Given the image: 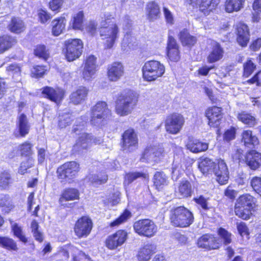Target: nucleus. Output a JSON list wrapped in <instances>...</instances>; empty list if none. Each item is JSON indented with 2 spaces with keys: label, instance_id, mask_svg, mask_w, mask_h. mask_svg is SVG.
<instances>
[{
  "label": "nucleus",
  "instance_id": "obj_18",
  "mask_svg": "<svg viewBox=\"0 0 261 261\" xmlns=\"http://www.w3.org/2000/svg\"><path fill=\"white\" fill-rule=\"evenodd\" d=\"M44 97L56 103H59L64 98V91L60 88L54 89L49 87L43 88L42 92Z\"/></svg>",
  "mask_w": 261,
  "mask_h": 261
},
{
  "label": "nucleus",
  "instance_id": "obj_27",
  "mask_svg": "<svg viewBox=\"0 0 261 261\" xmlns=\"http://www.w3.org/2000/svg\"><path fill=\"white\" fill-rule=\"evenodd\" d=\"M146 10L147 18L150 21H154L160 16L159 6L155 2L148 3L146 5Z\"/></svg>",
  "mask_w": 261,
  "mask_h": 261
},
{
  "label": "nucleus",
  "instance_id": "obj_9",
  "mask_svg": "<svg viewBox=\"0 0 261 261\" xmlns=\"http://www.w3.org/2000/svg\"><path fill=\"white\" fill-rule=\"evenodd\" d=\"M80 170V165L76 162H68L60 167L57 171V176L61 182H67L75 178Z\"/></svg>",
  "mask_w": 261,
  "mask_h": 261
},
{
  "label": "nucleus",
  "instance_id": "obj_58",
  "mask_svg": "<svg viewBox=\"0 0 261 261\" xmlns=\"http://www.w3.org/2000/svg\"><path fill=\"white\" fill-rule=\"evenodd\" d=\"M32 145L25 142L19 146V150L21 155L30 156L32 154Z\"/></svg>",
  "mask_w": 261,
  "mask_h": 261
},
{
  "label": "nucleus",
  "instance_id": "obj_1",
  "mask_svg": "<svg viewBox=\"0 0 261 261\" xmlns=\"http://www.w3.org/2000/svg\"><path fill=\"white\" fill-rule=\"evenodd\" d=\"M113 19L114 17L111 14L106 13L100 21V36L101 39L106 41L105 45L107 48L113 47L119 36V28L117 24L113 22Z\"/></svg>",
  "mask_w": 261,
  "mask_h": 261
},
{
  "label": "nucleus",
  "instance_id": "obj_33",
  "mask_svg": "<svg viewBox=\"0 0 261 261\" xmlns=\"http://www.w3.org/2000/svg\"><path fill=\"white\" fill-rule=\"evenodd\" d=\"M191 4L199 5L200 10L212 11L219 3V0H190Z\"/></svg>",
  "mask_w": 261,
  "mask_h": 261
},
{
  "label": "nucleus",
  "instance_id": "obj_7",
  "mask_svg": "<svg viewBox=\"0 0 261 261\" xmlns=\"http://www.w3.org/2000/svg\"><path fill=\"white\" fill-rule=\"evenodd\" d=\"M102 142L101 138L94 137L91 134L87 133L81 134L73 145L72 151L74 153H81L87 150L93 144H99Z\"/></svg>",
  "mask_w": 261,
  "mask_h": 261
},
{
  "label": "nucleus",
  "instance_id": "obj_44",
  "mask_svg": "<svg viewBox=\"0 0 261 261\" xmlns=\"http://www.w3.org/2000/svg\"><path fill=\"white\" fill-rule=\"evenodd\" d=\"M73 119L71 114L67 111L62 112L59 114V126L63 128L71 124Z\"/></svg>",
  "mask_w": 261,
  "mask_h": 261
},
{
  "label": "nucleus",
  "instance_id": "obj_19",
  "mask_svg": "<svg viewBox=\"0 0 261 261\" xmlns=\"http://www.w3.org/2000/svg\"><path fill=\"white\" fill-rule=\"evenodd\" d=\"M124 67L120 62H114L108 67V77L111 81L115 82L123 75Z\"/></svg>",
  "mask_w": 261,
  "mask_h": 261
},
{
  "label": "nucleus",
  "instance_id": "obj_28",
  "mask_svg": "<svg viewBox=\"0 0 261 261\" xmlns=\"http://www.w3.org/2000/svg\"><path fill=\"white\" fill-rule=\"evenodd\" d=\"M156 247L153 244H146L139 251L138 259L139 261H148L155 252Z\"/></svg>",
  "mask_w": 261,
  "mask_h": 261
},
{
  "label": "nucleus",
  "instance_id": "obj_15",
  "mask_svg": "<svg viewBox=\"0 0 261 261\" xmlns=\"http://www.w3.org/2000/svg\"><path fill=\"white\" fill-rule=\"evenodd\" d=\"M216 176V181L221 185L227 183L229 172L226 163L223 160H219L213 171Z\"/></svg>",
  "mask_w": 261,
  "mask_h": 261
},
{
  "label": "nucleus",
  "instance_id": "obj_14",
  "mask_svg": "<svg viewBox=\"0 0 261 261\" xmlns=\"http://www.w3.org/2000/svg\"><path fill=\"white\" fill-rule=\"evenodd\" d=\"M127 233L126 231L119 230L115 233L110 236L107 239L106 243L107 247L111 250L116 249L121 246L126 240Z\"/></svg>",
  "mask_w": 261,
  "mask_h": 261
},
{
  "label": "nucleus",
  "instance_id": "obj_29",
  "mask_svg": "<svg viewBox=\"0 0 261 261\" xmlns=\"http://www.w3.org/2000/svg\"><path fill=\"white\" fill-rule=\"evenodd\" d=\"M17 126L19 135L21 137H23L29 134L30 129V125L26 115L21 114L18 117Z\"/></svg>",
  "mask_w": 261,
  "mask_h": 261
},
{
  "label": "nucleus",
  "instance_id": "obj_41",
  "mask_svg": "<svg viewBox=\"0 0 261 261\" xmlns=\"http://www.w3.org/2000/svg\"><path fill=\"white\" fill-rule=\"evenodd\" d=\"M223 51L220 45L217 43L213 47L212 50L207 57V62L214 63L221 59L223 57Z\"/></svg>",
  "mask_w": 261,
  "mask_h": 261
},
{
  "label": "nucleus",
  "instance_id": "obj_37",
  "mask_svg": "<svg viewBox=\"0 0 261 261\" xmlns=\"http://www.w3.org/2000/svg\"><path fill=\"white\" fill-rule=\"evenodd\" d=\"M192 186L190 182L187 180L181 181L176 192L179 194V198H185L191 196L192 193Z\"/></svg>",
  "mask_w": 261,
  "mask_h": 261
},
{
  "label": "nucleus",
  "instance_id": "obj_35",
  "mask_svg": "<svg viewBox=\"0 0 261 261\" xmlns=\"http://www.w3.org/2000/svg\"><path fill=\"white\" fill-rule=\"evenodd\" d=\"M25 29L24 22L18 17L12 18L9 25V30L14 33L19 34L23 32Z\"/></svg>",
  "mask_w": 261,
  "mask_h": 261
},
{
  "label": "nucleus",
  "instance_id": "obj_61",
  "mask_svg": "<svg viewBox=\"0 0 261 261\" xmlns=\"http://www.w3.org/2000/svg\"><path fill=\"white\" fill-rule=\"evenodd\" d=\"M38 16L39 21L42 23H46L52 17L51 15L48 12L43 10H40L38 11Z\"/></svg>",
  "mask_w": 261,
  "mask_h": 261
},
{
  "label": "nucleus",
  "instance_id": "obj_34",
  "mask_svg": "<svg viewBox=\"0 0 261 261\" xmlns=\"http://www.w3.org/2000/svg\"><path fill=\"white\" fill-rule=\"evenodd\" d=\"M84 15L83 11L75 14L71 19L68 25L69 29L80 30L83 28Z\"/></svg>",
  "mask_w": 261,
  "mask_h": 261
},
{
  "label": "nucleus",
  "instance_id": "obj_64",
  "mask_svg": "<svg viewBox=\"0 0 261 261\" xmlns=\"http://www.w3.org/2000/svg\"><path fill=\"white\" fill-rule=\"evenodd\" d=\"M169 59L174 62H177L179 59V49L167 50Z\"/></svg>",
  "mask_w": 261,
  "mask_h": 261
},
{
  "label": "nucleus",
  "instance_id": "obj_40",
  "mask_svg": "<svg viewBox=\"0 0 261 261\" xmlns=\"http://www.w3.org/2000/svg\"><path fill=\"white\" fill-rule=\"evenodd\" d=\"M16 42L14 38L8 35L0 37V54L11 48Z\"/></svg>",
  "mask_w": 261,
  "mask_h": 261
},
{
  "label": "nucleus",
  "instance_id": "obj_6",
  "mask_svg": "<svg viewBox=\"0 0 261 261\" xmlns=\"http://www.w3.org/2000/svg\"><path fill=\"white\" fill-rule=\"evenodd\" d=\"M66 48L65 58L69 62L78 59L82 55L84 44L79 39H69L64 42Z\"/></svg>",
  "mask_w": 261,
  "mask_h": 261
},
{
  "label": "nucleus",
  "instance_id": "obj_24",
  "mask_svg": "<svg viewBox=\"0 0 261 261\" xmlns=\"http://www.w3.org/2000/svg\"><path fill=\"white\" fill-rule=\"evenodd\" d=\"M80 193L78 190L74 188L66 189L62 192L59 199V203L61 205L66 206L67 201L77 200L79 199Z\"/></svg>",
  "mask_w": 261,
  "mask_h": 261
},
{
  "label": "nucleus",
  "instance_id": "obj_39",
  "mask_svg": "<svg viewBox=\"0 0 261 261\" xmlns=\"http://www.w3.org/2000/svg\"><path fill=\"white\" fill-rule=\"evenodd\" d=\"M0 207L2 211L6 213H9L14 205L8 195L0 194Z\"/></svg>",
  "mask_w": 261,
  "mask_h": 261
},
{
  "label": "nucleus",
  "instance_id": "obj_12",
  "mask_svg": "<svg viewBox=\"0 0 261 261\" xmlns=\"http://www.w3.org/2000/svg\"><path fill=\"white\" fill-rule=\"evenodd\" d=\"M164 155V150L161 146H149L145 150L140 160L142 162H155Z\"/></svg>",
  "mask_w": 261,
  "mask_h": 261
},
{
  "label": "nucleus",
  "instance_id": "obj_17",
  "mask_svg": "<svg viewBox=\"0 0 261 261\" xmlns=\"http://www.w3.org/2000/svg\"><path fill=\"white\" fill-rule=\"evenodd\" d=\"M205 115L208 119V125L211 127H217L220 125L222 118L220 108L214 107L208 108L205 112Z\"/></svg>",
  "mask_w": 261,
  "mask_h": 261
},
{
  "label": "nucleus",
  "instance_id": "obj_25",
  "mask_svg": "<svg viewBox=\"0 0 261 261\" xmlns=\"http://www.w3.org/2000/svg\"><path fill=\"white\" fill-rule=\"evenodd\" d=\"M88 90L84 87H80L70 95V102L75 105L82 103L87 98Z\"/></svg>",
  "mask_w": 261,
  "mask_h": 261
},
{
  "label": "nucleus",
  "instance_id": "obj_20",
  "mask_svg": "<svg viewBox=\"0 0 261 261\" xmlns=\"http://www.w3.org/2000/svg\"><path fill=\"white\" fill-rule=\"evenodd\" d=\"M237 31L238 43L242 47L246 46L250 39L248 26L244 23H240L237 25Z\"/></svg>",
  "mask_w": 261,
  "mask_h": 261
},
{
  "label": "nucleus",
  "instance_id": "obj_53",
  "mask_svg": "<svg viewBox=\"0 0 261 261\" xmlns=\"http://www.w3.org/2000/svg\"><path fill=\"white\" fill-rule=\"evenodd\" d=\"M46 69L45 66L36 65L31 69V76L35 78H39L45 74Z\"/></svg>",
  "mask_w": 261,
  "mask_h": 261
},
{
  "label": "nucleus",
  "instance_id": "obj_22",
  "mask_svg": "<svg viewBox=\"0 0 261 261\" xmlns=\"http://www.w3.org/2000/svg\"><path fill=\"white\" fill-rule=\"evenodd\" d=\"M245 162L251 169L256 170L261 166V154L251 150L246 154Z\"/></svg>",
  "mask_w": 261,
  "mask_h": 261
},
{
  "label": "nucleus",
  "instance_id": "obj_3",
  "mask_svg": "<svg viewBox=\"0 0 261 261\" xmlns=\"http://www.w3.org/2000/svg\"><path fill=\"white\" fill-rule=\"evenodd\" d=\"M170 220L175 227H187L194 222L192 213L184 206L172 208L170 211Z\"/></svg>",
  "mask_w": 261,
  "mask_h": 261
},
{
  "label": "nucleus",
  "instance_id": "obj_16",
  "mask_svg": "<svg viewBox=\"0 0 261 261\" xmlns=\"http://www.w3.org/2000/svg\"><path fill=\"white\" fill-rule=\"evenodd\" d=\"M96 58L93 55L88 56L85 61L83 77L86 80H90L96 71Z\"/></svg>",
  "mask_w": 261,
  "mask_h": 261
},
{
  "label": "nucleus",
  "instance_id": "obj_50",
  "mask_svg": "<svg viewBox=\"0 0 261 261\" xmlns=\"http://www.w3.org/2000/svg\"><path fill=\"white\" fill-rule=\"evenodd\" d=\"M34 54L40 58H42L46 60L49 56L48 50L46 47L43 45H37L34 49Z\"/></svg>",
  "mask_w": 261,
  "mask_h": 261
},
{
  "label": "nucleus",
  "instance_id": "obj_57",
  "mask_svg": "<svg viewBox=\"0 0 261 261\" xmlns=\"http://www.w3.org/2000/svg\"><path fill=\"white\" fill-rule=\"evenodd\" d=\"M90 180L91 182L95 185H100L105 183L108 180V175L105 173L92 176Z\"/></svg>",
  "mask_w": 261,
  "mask_h": 261
},
{
  "label": "nucleus",
  "instance_id": "obj_4",
  "mask_svg": "<svg viewBox=\"0 0 261 261\" xmlns=\"http://www.w3.org/2000/svg\"><path fill=\"white\" fill-rule=\"evenodd\" d=\"M143 76L147 81L155 80L165 72V67L160 62L151 60L145 63L142 68Z\"/></svg>",
  "mask_w": 261,
  "mask_h": 261
},
{
  "label": "nucleus",
  "instance_id": "obj_49",
  "mask_svg": "<svg viewBox=\"0 0 261 261\" xmlns=\"http://www.w3.org/2000/svg\"><path fill=\"white\" fill-rule=\"evenodd\" d=\"M148 177L147 175L142 172H131L126 174L125 176V184L127 185L132 183L135 180L139 178H146Z\"/></svg>",
  "mask_w": 261,
  "mask_h": 261
},
{
  "label": "nucleus",
  "instance_id": "obj_38",
  "mask_svg": "<svg viewBox=\"0 0 261 261\" xmlns=\"http://www.w3.org/2000/svg\"><path fill=\"white\" fill-rule=\"evenodd\" d=\"M179 38L184 46H193L197 41L196 38L191 35L186 30H184L180 32Z\"/></svg>",
  "mask_w": 261,
  "mask_h": 261
},
{
  "label": "nucleus",
  "instance_id": "obj_46",
  "mask_svg": "<svg viewBox=\"0 0 261 261\" xmlns=\"http://www.w3.org/2000/svg\"><path fill=\"white\" fill-rule=\"evenodd\" d=\"M153 182L156 188H162L167 185V177L163 172H157L154 175Z\"/></svg>",
  "mask_w": 261,
  "mask_h": 261
},
{
  "label": "nucleus",
  "instance_id": "obj_56",
  "mask_svg": "<svg viewBox=\"0 0 261 261\" xmlns=\"http://www.w3.org/2000/svg\"><path fill=\"white\" fill-rule=\"evenodd\" d=\"M131 216L130 213L127 211L125 210L123 214H122L119 218L116 219L113 222H112L110 224V226L111 227H114L118 225L119 224L123 223L128 218H129Z\"/></svg>",
  "mask_w": 261,
  "mask_h": 261
},
{
  "label": "nucleus",
  "instance_id": "obj_42",
  "mask_svg": "<svg viewBox=\"0 0 261 261\" xmlns=\"http://www.w3.org/2000/svg\"><path fill=\"white\" fill-rule=\"evenodd\" d=\"M137 45L136 39L131 35L126 33L122 42V49L126 51L128 49H134Z\"/></svg>",
  "mask_w": 261,
  "mask_h": 261
},
{
  "label": "nucleus",
  "instance_id": "obj_8",
  "mask_svg": "<svg viewBox=\"0 0 261 261\" xmlns=\"http://www.w3.org/2000/svg\"><path fill=\"white\" fill-rule=\"evenodd\" d=\"M133 227L135 231L139 235L148 238L154 236L158 230V227L154 222L149 219L136 221Z\"/></svg>",
  "mask_w": 261,
  "mask_h": 261
},
{
  "label": "nucleus",
  "instance_id": "obj_30",
  "mask_svg": "<svg viewBox=\"0 0 261 261\" xmlns=\"http://www.w3.org/2000/svg\"><path fill=\"white\" fill-rule=\"evenodd\" d=\"M216 164L211 159L204 158L201 159L198 168L203 174L207 175L213 172Z\"/></svg>",
  "mask_w": 261,
  "mask_h": 261
},
{
  "label": "nucleus",
  "instance_id": "obj_10",
  "mask_svg": "<svg viewBox=\"0 0 261 261\" xmlns=\"http://www.w3.org/2000/svg\"><path fill=\"white\" fill-rule=\"evenodd\" d=\"M92 227L91 219L87 216H83L76 222L74 231L79 238L87 237L90 234Z\"/></svg>",
  "mask_w": 261,
  "mask_h": 261
},
{
  "label": "nucleus",
  "instance_id": "obj_47",
  "mask_svg": "<svg viewBox=\"0 0 261 261\" xmlns=\"http://www.w3.org/2000/svg\"><path fill=\"white\" fill-rule=\"evenodd\" d=\"M11 226L14 235L23 243H27L28 240L25 238V236L23 234L21 227L19 226L17 223L13 221L11 222Z\"/></svg>",
  "mask_w": 261,
  "mask_h": 261
},
{
  "label": "nucleus",
  "instance_id": "obj_48",
  "mask_svg": "<svg viewBox=\"0 0 261 261\" xmlns=\"http://www.w3.org/2000/svg\"><path fill=\"white\" fill-rule=\"evenodd\" d=\"M252 208H247L245 207H235L234 211L236 215L243 219H249L252 215Z\"/></svg>",
  "mask_w": 261,
  "mask_h": 261
},
{
  "label": "nucleus",
  "instance_id": "obj_11",
  "mask_svg": "<svg viewBox=\"0 0 261 261\" xmlns=\"http://www.w3.org/2000/svg\"><path fill=\"white\" fill-rule=\"evenodd\" d=\"M185 122L184 118L180 114H172L168 116L165 121V128L172 134H177L181 129Z\"/></svg>",
  "mask_w": 261,
  "mask_h": 261
},
{
  "label": "nucleus",
  "instance_id": "obj_45",
  "mask_svg": "<svg viewBox=\"0 0 261 261\" xmlns=\"http://www.w3.org/2000/svg\"><path fill=\"white\" fill-rule=\"evenodd\" d=\"M184 172V168L182 165L178 162L177 159L174 156L172 168V178L174 180H177Z\"/></svg>",
  "mask_w": 261,
  "mask_h": 261
},
{
  "label": "nucleus",
  "instance_id": "obj_23",
  "mask_svg": "<svg viewBox=\"0 0 261 261\" xmlns=\"http://www.w3.org/2000/svg\"><path fill=\"white\" fill-rule=\"evenodd\" d=\"M67 20L65 16H61L52 20L51 33L55 36H58L64 33L65 30Z\"/></svg>",
  "mask_w": 261,
  "mask_h": 261
},
{
  "label": "nucleus",
  "instance_id": "obj_26",
  "mask_svg": "<svg viewBox=\"0 0 261 261\" xmlns=\"http://www.w3.org/2000/svg\"><path fill=\"white\" fill-rule=\"evenodd\" d=\"M242 137V142L248 148H252L258 144L257 138L253 135L252 131L250 130L243 131Z\"/></svg>",
  "mask_w": 261,
  "mask_h": 261
},
{
  "label": "nucleus",
  "instance_id": "obj_2",
  "mask_svg": "<svg viewBox=\"0 0 261 261\" xmlns=\"http://www.w3.org/2000/svg\"><path fill=\"white\" fill-rule=\"evenodd\" d=\"M138 101V95L132 90L121 92L116 100L115 110L120 116L130 114L135 109Z\"/></svg>",
  "mask_w": 261,
  "mask_h": 261
},
{
  "label": "nucleus",
  "instance_id": "obj_60",
  "mask_svg": "<svg viewBox=\"0 0 261 261\" xmlns=\"http://www.w3.org/2000/svg\"><path fill=\"white\" fill-rule=\"evenodd\" d=\"M218 233L222 239H223L224 244H228L230 243L231 241V234L225 229L222 228H219Z\"/></svg>",
  "mask_w": 261,
  "mask_h": 261
},
{
  "label": "nucleus",
  "instance_id": "obj_54",
  "mask_svg": "<svg viewBox=\"0 0 261 261\" xmlns=\"http://www.w3.org/2000/svg\"><path fill=\"white\" fill-rule=\"evenodd\" d=\"M34 161L31 158H29L25 161L21 162L18 172L21 174H24L28 169L31 168L34 165Z\"/></svg>",
  "mask_w": 261,
  "mask_h": 261
},
{
  "label": "nucleus",
  "instance_id": "obj_36",
  "mask_svg": "<svg viewBox=\"0 0 261 261\" xmlns=\"http://www.w3.org/2000/svg\"><path fill=\"white\" fill-rule=\"evenodd\" d=\"M244 3L245 0H226L225 10L228 13L238 12L243 8Z\"/></svg>",
  "mask_w": 261,
  "mask_h": 261
},
{
  "label": "nucleus",
  "instance_id": "obj_43",
  "mask_svg": "<svg viewBox=\"0 0 261 261\" xmlns=\"http://www.w3.org/2000/svg\"><path fill=\"white\" fill-rule=\"evenodd\" d=\"M238 119L244 124L250 127L253 126L256 123L255 118L250 114L243 112L238 115Z\"/></svg>",
  "mask_w": 261,
  "mask_h": 261
},
{
  "label": "nucleus",
  "instance_id": "obj_59",
  "mask_svg": "<svg viewBox=\"0 0 261 261\" xmlns=\"http://www.w3.org/2000/svg\"><path fill=\"white\" fill-rule=\"evenodd\" d=\"M256 66L251 61L248 60L244 65V75L246 77H248L255 69Z\"/></svg>",
  "mask_w": 261,
  "mask_h": 261
},
{
  "label": "nucleus",
  "instance_id": "obj_55",
  "mask_svg": "<svg viewBox=\"0 0 261 261\" xmlns=\"http://www.w3.org/2000/svg\"><path fill=\"white\" fill-rule=\"evenodd\" d=\"M250 185L253 190L261 196V177H253L251 180Z\"/></svg>",
  "mask_w": 261,
  "mask_h": 261
},
{
  "label": "nucleus",
  "instance_id": "obj_21",
  "mask_svg": "<svg viewBox=\"0 0 261 261\" xmlns=\"http://www.w3.org/2000/svg\"><path fill=\"white\" fill-rule=\"evenodd\" d=\"M197 245L199 247L207 249H216L219 248L218 240L211 234H204L198 240Z\"/></svg>",
  "mask_w": 261,
  "mask_h": 261
},
{
  "label": "nucleus",
  "instance_id": "obj_62",
  "mask_svg": "<svg viewBox=\"0 0 261 261\" xmlns=\"http://www.w3.org/2000/svg\"><path fill=\"white\" fill-rule=\"evenodd\" d=\"M97 24L95 21H90L87 24L86 31L92 36L94 35L96 33Z\"/></svg>",
  "mask_w": 261,
  "mask_h": 261
},
{
  "label": "nucleus",
  "instance_id": "obj_51",
  "mask_svg": "<svg viewBox=\"0 0 261 261\" xmlns=\"http://www.w3.org/2000/svg\"><path fill=\"white\" fill-rule=\"evenodd\" d=\"M11 183L10 174L7 172H4L0 174V187L6 189Z\"/></svg>",
  "mask_w": 261,
  "mask_h": 261
},
{
  "label": "nucleus",
  "instance_id": "obj_31",
  "mask_svg": "<svg viewBox=\"0 0 261 261\" xmlns=\"http://www.w3.org/2000/svg\"><path fill=\"white\" fill-rule=\"evenodd\" d=\"M186 146L188 149L194 153L204 151L208 148V144L207 143H202L197 140L192 139H189Z\"/></svg>",
  "mask_w": 261,
  "mask_h": 261
},
{
  "label": "nucleus",
  "instance_id": "obj_63",
  "mask_svg": "<svg viewBox=\"0 0 261 261\" xmlns=\"http://www.w3.org/2000/svg\"><path fill=\"white\" fill-rule=\"evenodd\" d=\"M7 71L9 74L15 75L17 76L20 75V69L19 67L16 64H12L7 67Z\"/></svg>",
  "mask_w": 261,
  "mask_h": 261
},
{
  "label": "nucleus",
  "instance_id": "obj_5",
  "mask_svg": "<svg viewBox=\"0 0 261 261\" xmlns=\"http://www.w3.org/2000/svg\"><path fill=\"white\" fill-rule=\"evenodd\" d=\"M110 114L111 111L107 103L99 101L91 109V123L96 126H101Z\"/></svg>",
  "mask_w": 261,
  "mask_h": 261
},
{
  "label": "nucleus",
  "instance_id": "obj_32",
  "mask_svg": "<svg viewBox=\"0 0 261 261\" xmlns=\"http://www.w3.org/2000/svg\"><path fill=\"white\" fill-rule=\"evenodd\" d=\"M254 198L250 194H246L239 197L237 199L235 207H245L247 208H253Z\"/></svg>",
  "mask_w": 261,
  "mask_h": 261
},
{
  "label": "nucleus",
  "instance_id": "obj_52",
  "mask_svg": "<svg viewBox=\"0 0 261 261\" xmlns=\"http://www.w3.org/2000/svg\"><path fill=\"white\" fill-rule=\"evenodd\" d=\"M0 244H1L3 247L9 249L14 250H16L17 249L16 243L11 239L6 237H0Z\"/></svg>",
  "mask_w": 261,
  "mask_h": 261
},
{
  "label": "nucleus",
  "instance_id": "obj_13",
  "mask_svg": "<svg viewBox=\"0 0 261 261\" xmlns=\"http://www.w3.org/2000/svg\"><path fill=\"white\" fill-rule=\"evenodd\" d=\"M123 150L131 152L138 147V138L136 134L132 129H128L124 132L122 135Z\"/></svg>",
  "mask_w": 261,
  "mask_h": 261
}]
</instances>
